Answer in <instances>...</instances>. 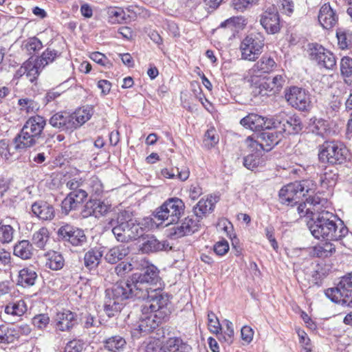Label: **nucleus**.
<instances>
[{
    "instance_id": "f3484780",
    "label": "nucleus",
    "mask_w": 352,
    "mask_h": 352,
    "mask_svg": "<svg viewBox=\"0 0 352 352\" xmlns=\"http://www.w3.org/2000/svg\"><path fill=\"white\" fill-rule=\"evenodd\" d=\"M56 330L60 331H69L77 322V315L65 309L56 314L54 318Z\"/></svg>"
},
{
    "instance_id": "2eb2a0df",
    "label": "nucleus",
    "mask_w": 352,
    "mask_h": 352,
    "mask_svg": "<svg viewBox=\"0 0 352 352\" xmlns=\"http://www.w3.org/2000/svg\"><path fill=\"white\" fill-rule=\"evenodd\" d=\"M260 23L269 34H275L279 32L280 19L278 12L274 8H270L264 12L260 18Z\"/></svg>"
},
{
    "instance_id": "c756f323",
    "label": "nucleus",
    "mask_w": 352,
    "mask_h": 352,
    "mask_svg": "<svg viewBox=\"0 0 352 352\" xmlns=\"http://www.w3.org/2000/svg\"><path fill=\"white\" fill-rule=\"evenodd\" d=\"M103 343L104 349L111 352H121L126 344L125 339L119 335L109 337Z\"/></svg>"
},
{
    "instance_id": "774afa93",
    "label": "nucleus",
    "mask_w": 352,
    "mask_h": 352,
    "mask_svg": "<svg viewBox=\"0 0 352 352\" xmlns=\"http://www.w3.org/2000/svg\"><path fill=\"white\" fill-rule=\"evenodd\" d=\"M132 270L133 267L130 263L121 262L115 267V272L118 276L122 277Z\"/></svg>"
},
{
    "instance_id": "ddd939ff",
    "label": "nucleus",
    "mask_w": 352,
    "mask_h": 352,
    "mask_svg": "<svg viewBox=\"0 0 352 352\" xmlns=\"http://www.w3.org/2000/svg\"><path fill=\"white\" fill-rule=\"evenodd\" d=\"M164 319L159 318L157 314L151 312V311H148V314H144L142 312L138 325L131 331L132 336L138 337L142 334H147L153 331Z\"/></svg>"
},
{
    "instance_id": "4c0bfd02",
    "label": "nucleus",
    "mask_w": 352,
    "mask_h": 352,
    "mask_svg": "<svg viewBox=\"0 0 352 352\" xmlns=\"http://www.w3.org/2000/svg\"><path fill=\"white\" fill-rule=\"evenodd\" d=\"M296 186L298 188V190L301 192L302 197L308 195L309 197L307 198L314 197L311 194L315 192L317 185L314 181L311 179H304L299 182H295ZM314 197H318V195H314Z\"/></svg>"
},
{
    "instance_id": "f257e3e1",
    "label": "nucleus",
    "mask_w": 352,
    "mask_h": 352,
    "mask_svg": "<svg viewBox=\"0 0 352 352\" xmlns=\"http://www.w3.org/2000/svg\"><path fill=\"white\" fill-rule=\"evenodd\" d=\"M325 199L314 197L306 199L300 203L297 208L300 217H311L307 223L311 234L317 239L324 241H340L349 232L348 228L342 221L336 223V216L325 210Z\"/></svg>"
},
{
    "instance_id": "ea45409f",
    "label": "nucleus",
    "mask_w": 352,
    "mask_h": 352,
    "mask_svg": "<svg viewBox=\"0 0 352 352\" xmlns=\"http://www.w3.org/2000/svg\"><path fill=\"white\" fill-rule=\"evenodd\" d=\"M338 179V174L336 169L326 170L320 177L321 186L324 188H329L335 186Z\"/></svg>"
},
{
    "instance_id": "5fc2aeb1",
    "label": "nucleus",
    "mask_w": 352,
    "mask_h": 352,
    "mask_svg": "<svg viewBox=\"0 0 352 352\" xmlns=\"http://www.w3.org/2000/svg\"><path fill=\"white\" fill-rule=\"evenodd\" d=\"M208 325L209 330L217 335H218L221 330L219 320L212 311H209L208 314Z\"/></svg>"
},
{
    "instance_id": "9d476101",
    "label": "nucleus",
    "mask_w": 352,
    "mask_h": 352,
    "mask_svg": "<svg viewBox=\"0 0 352 352\" xmlns=\"http://www.w3.org/2000/svg\"><path fill=\"white\" fill-rule=\"evenodd\" d=\"M57 235L60 241L67 242L73 246H82L87 242V236L84 231L70 224L60 226Z\"/></svg>"
},
{
    "instance_id": "cd10ccee",
    "label": "nucleus",
    "mask_w": 352,
    "mask_h": 352,
    "mask_svg": "<svg viewBox=\"0 0 352 352\" xmlns=\"http://www.w3.org/2000/svg\"><path fill=\"white\" fill-rule=\"evenodd\" d=\"M164 248V245L159 241L154 236H142V243L140 250L143 253L149 254L161 251Z\"/></svg>"
},
{
    "instance_id": "09e8293b",
    "label": "nucleus",
    "mask_w": 352,
    "mask_h": 352,
    "mask_svg": "<svg viewBox=\"0 0 352 352\" xmlns=\"http://www.w3.org/2000/svg\"><path fill=\"white\" fill-rule=\"evenodd\" d=\"M59 56L60 53L56 50L47 48L43 52L42 55L36 60L43 68H44L49 63H52Z\"/></svg>"
},
{
    "instance_id": "0e129e2a",
    "label": "nucleus",
    "mask_w": 352,
    "mask_h": 352,
    "mask_svg": "<svg viewBox=\"0 0 352 352\" xmlns=\"http://www.w3.org/2000/svg\"><path fill=\"white\" fill-rule=\"evenodd\" d=\"M50 322V318L47 314H41L35 316L32 318L33 324L38 329L45 328Z\"/></svg>"
},
{
    "instance_id": "37998d69",
    "label": "nucleus",
    "mask_w": 352,
    "mask_h": 352,
    "mask_svg": "<svg viewBox=\"0 0 352 352\" xmlns=\"http://www.w3.org/2000/svg\"><path fill=\"white\" fill-rule=\"evenodd\" d=\"M336 251L335 245L329 242L318 245L314 248V254L318 257L325 258L330 256Z\"/></svg>"
},
{
    "instance_id": "9b49d317",
    "label": "nucleus",
    "mask_w": 352,
    "mask_h": 352,
    "mask_svg": "<svg viewBox=\"0 0 352 352\" xmlns=\"http://www.w3.org/2000/svg\"><path fill=\"white\" fill-rule=\"evenodd\" d=\"M285 99L292 107L300 111H305L309 107V96L304 89L294 86L285 89Z\"/></svg>"
},
{
    "instance_id": "0eeeda50",
    "label": "nucleus",
    "mask_w": 352,
    "mask_h": 352,
    "mask_svg": "<svg viewBox=\"0 0 352 352\" xmlns=\"http://www.w3.org/2000/svg\"><path fill=\"white\" fill-rule=\"evenodd\" d=\"M267 129L258 135L257 140L251 136L246 138L245 144L252 149L251 151L265 150L269 151L282 140L283 137L282 131L275 128Z\"/></svg>"
},
{
    "instance_id": "4be33fe9",
    "label": "nucleus",
    "mask_w": 352,
    "mask_h": 352,
    "mask_svg": "<svg viewBox=\"0 0 352 352\" xmlns=\"http://www.w3.org/2000/svg\"><path fill=\"white\" fill-rule=\"evenodd\" d=\"M199 221L193 217H187L174 228V235L180 238L190 235L199 230Z\"/></svg>"
},
{
    "instance_id": "a878e982",
    "label": "nucleus",
    "mask_w": 352,
    "mask_h": 352,
    "mask_svg": "<svg viewBox=\"0 0 352 352\" xmlns=\"http://www.w3.org/2000/svg\"><path fill=\"white\" fill-rule=\"evenodd\" d=\"M129 254V248L121 244L110 248L105 254L104 259L109 263L115 264L122 260Z\"/></svg>"
},
{
    "instance_id": "a19ab883",
    "label": "nucleus",
    "mask_w": 352,
    "mask_h": 352,
    "mask_svg": "<svg viewBox=\"0 0 352 352\" xmlns=\"http://www.w3.org/2000/svg\"><path fill=\"white\" fill-rule=\"evenodd\" d=\"M49 238L48 230L45 227H42L33 234L32 241L36 247L40 249H44Z\"/></svg>"
},
{
    "instance_id": "c03bdc74",
    "label": "nucleus",
    "mask_w": 352,
    "mask_h": 352,
    "mask_svg": "<svg viewBox=\"0 0 352 352\" xmlns=\"http://www.w3.org/2000/svg\"><path fill=\"white\" fill-rule=\"evenodd\" d=\"M27 311L25 302L19 300L6 305L5 312L12 316H21Z\"/></svg>"
},
{
    "instance_id": "c9c22d12",
    "label": "nucleus",
    "mask_w": 352,
    "mask_h": 352,
    "mask_svg": "<svg viewBox=\"0 0 352 352\" xmlns=\"http://www.w3.org/2000/svg\"><path fill=\"white\" fill-rule=\"evenodd\" d=\"M109 23L111 24L123 23L126 20V14L121 8L109 7L107 9Z\"/></svg>"
},
{
    "instance_id": "f8f14e48",
    "label": "nucleus",
    "mask_w": 352,
    "mask_h": 352,
    "mask_svg": "<svg viewBox=\"0 0 352 352\" xmlns=\"http://www.w3.org/2000/svg\"><path fill=\"white\" fill-rule=\"evenodd\" d=\"M272 128L282 131L283 135V133L295 134L302 129V123L297 116H287L283 118L281 115H279L272 119Z\"/></svg>"
},
{
    "instance_id": "7c9ffc66",
    "label": "nucleus",
    "mask_w": 352,
    "mask_h": 352,
    "mask_svg": "<svg viewBox=\"0 0 352 352\" xmlns=\"http://www.w3.org/2000/svg\"><path fill=\"white\" fill-rule=\"evenodd\" d=\"M46 257V267L52 270H58L64 266L65 261L59 252L52 251L45 254Z\"/></svg>"
},
{
    "instance_id": "680f3d73",
    "label": "nucleus",
    "mask_w": 352,
    "mask_h": 352,
    "mask_svg": "<svg viewBox=\"0 0 352 352\" xmlns=\"http://www.w3.org/2000/svg\"><path fill=\"white\" fill-rule=\"evenodd\" d=\"M219 142V137L214 128L208 129L204 135V142L208 147L214 146Z\"/></svg>"
},
{
    "instance_id": "5701e85b",
    "label": "nucleus",
    "mask_w": 352,
    "mask_h": 352,
    "mask_svg": "<svg viewBox=\"0 0 352 352\" xmlns=\"http://www.w3.org/2000/svg\"><path fill=\"white\" fill-rule=\"evenodd\" d=\"M110 206L98 199H90L88 201L82 211L84 217L94 216L96 218L105 214L109 210Z\"/></svg>"
},
{
    "instance_id": "4468645a",
    "label": "nucleus",
    "mask_w": 352,
    "mask_h": 352,
    "mask_svg": "<svg viewBox=\"0 0 352 352\" xmlns=\"http://www.w3.org/2000/svg\"><path fill=\"white\" fill-rule=\"evenodd\" d=\"M310 58L315 60L318 64L326 69H331L336 64L334 55L322 45L314 44L310 47Z\"/></svg>"
},
{
    "instance_id": "1a4fd4ad",
    "label": "nucleus",
    "mask_w": 352,
    "mask_h": 352,
    "mask_svg": "<svg viewBox=\"0 0 352 352\" xmlns=\"http://www.w3.org/2000/svg\"><path fill=\"white\" fill-rule=\"evenodd\" d=\"M264 42V36L260 32H254L246 36L240 45L242 58L254 61L262 53Z\"/></svg>"
},
{
    "instance_id": "de8ad7c7",
    "label": "nucleus",
    "mask_w": 352,
    "mask_h": 352,
    "mask_svg": "<svg viewBox=\"0 0 352 352\" xmlns=\"http://www.w3.org/2000/svg\"><path fill=\"white\" fill-rule=\"evenodd\" d=\"M309 130L316 135L323 137L328 130V124L322 119H315L309 124Z\"/></svg>"
},
{
    "instance_id": "aec40b11",
    "label": "nucleus",
    "mask_w": 352,
    "mask_h": 352,
    "mask_svg": "<svg viewBox=\"0 0 352 352\" xmlns=\"http://www.w3.org/2000/svg\"><path fill=\"white\" fill-rule=\"evenodd\" d=\"M278 67L274 58L263 55L251 68L250 72L253 76H261L274 72Z\"/></svg>"
},
{
    "instance_id": "b1692460",
    "label": "nucleus",
    "mask_w": 352,
    "mask_h": 352,
    "mask_svg": "<svg viewBox=\"0 0 352 352\" xmlns=\"http://www.w3.org/2000/svg\"><path fill=\"white\" fill-rule=\"evenodd\" d=\"M50 124L60 131L74 130V124L73 122V117L63 112H58L53 115L50 120Z\"/></svg>"
},
{
    "instance_id": "473e14b6",
    "label": "nucleus",
    "mask_w": 352,
    "mask_h": 352,
    "mask_svg": "<svg viewBox=\"0 0 352 352\" xmlns=\"http://www.w3.org/2000/svg\"><path fill=\"white\" fill-rule=\"evenodd\" d=\"M37 274L30 268H23L19 271L18 283L23 287H30L34 285Z\"/></svg>"
},
{
    "instance_id": "f704fd0d",
    "label": "nucleus",
    "mask_w": 352,
    "mask_h": 352,
    "mask_svg": "<svg viewBox=\"0 0 352 352\" xmlns=\"http://www.w3.org/2000/svg\"><path fill=\"white\" fill-rule=\"evenodd\" d=\"M17 340V333L14 327L0 325V344H8Z\"/></svg>"
},
{
    "instance_id": "39448f33",
    "label": "nucleus",
    "mask_w": 352,
    "mask_h": 352,
    "mask_svg": "<svg viewBox=\"0 0 352 352\" xmlns=\"http://www.w3.org/2000/svg\"><path fill=\"white\" fill-rule=\"evenodd\" d=\"M112 232L118 241L128 243L142 236L144 228L132 219L126 221L123 212L118 214L117 220H112Z\"/></svg>"
},
{
    "instance_id": "72a5a7b5",
    "label": "nucleus",
    "mask_w": 352,
    "mask_h": 352,
    "mask_svg": "<svg viewBox=\"0 0 352 352\" xmlns=\"http://www.w3.org/2000/svg\"><path fill=\"white\" fill-rule=\"evenodd\" d=\"M93 114V109L90 107H86L78 109L71 116L73 117L74 129L80 126L88 121Z\"/></svg>"
},
{
    "instance_id": "338daca9",
    "label": "nucleus",
    "mask_w": 352,
    "mask_h": 352,
    "mask_svg": "<svg viewBox=\"0 0 352 352\" xmlns=\"http://www.w3.org/2000/svg\"><path fill=\"white\" fill-rule=\"evenodd\" d=\"M352 288V272L342 276L337 287L331 289H351Z\"/></svg>"
},
{
    "instance_id": "a18cd8bd",
    "label": "nucleus",
    "mask_w": 352,
    "mask_h": 352,
    "mask_svg": "<svg viewBox=\"0 0 352 352\" xmlns=\"http://www.w3.org/2000/svg\"><path fill=\"white\" fill-rule=\"evenodd\" d=\"M254 153L248 155L243 159V165L250 170L258 167L261 163L262 160L261 158L262 150H256Z\"/></svg>"
},
{
    "instance_id": "49530a36",
    "label": "nucleus",
    "mask_w": 352,
    "mask_h": 352,
    "mask_svg": "<svg viewBox=\"0 0 352 352\" xmlns=\"http://www.w3.org/2000/svg\"><path fill=\"white\" fill-rule=\"evenodd\" d=\"M27 65L28 70L26 77L30 82H32L37 78L41 71L43 68L36 59L34 61L28 60Z\"/></svg>"
},
{
    "instance_id": "e2e57ef3",
    "label": "nucleus",
    "mask_w": 352,
    "mask_h": 352,
    "mask_svg": "<svg viewBox=\"0 0 352 352\" xmlns=\"http://www.w3.org/2000/svg\"><path fill=\"white\" fill-rule=\"evenodd\" d=\"M90 58L96 63L104 66L106 68H110L112 66V63L108 60L104 54L99 52H92L90 54Z\"/></svg>"
},
{
    "instance_id": "79ce46f5",
    "label": "nucleus",
    "mask_w": 352,
    "mask_h": 352,
    "mask_svg": "<svg viewBox=\"0 0 352 352\" xmlns=\"http://www.w3.org/2000/svg\"><path fill=\"white\" fill-rule=\"evenodd\" d=\"M177 174L174 173L173 170H169L168 168L163 169L162 174L164 177L168 179L178 178L181 181H186L190 175V171L187 168H183L179 169L175 167Z\"/></svg>"
},
{
    "instance_id": "423d86ee",
    "label": "nucleus",
    "mask_w": 352,
    "mask_h": 352,
    "mask_svg": "<svg viewBox=\"0 0 352 352\" xmlns=\"http://www.w3.org/2000/svg\"><path fill=\"white\" fill-rule=\"evenodd\" d=\"M185 206L182 199L174 197L167 199L155 212V217L163 222L166 226L177 222L184 212Z\"/></svg>"
},
{
    "instance_id": "bb28decb",
    "label": "nucleus",
    "mask_w": 352,
    "mask_h": 352,
    "mask_svg": "<svg viewBox=\"0 0 352 352\" xmlns=\"http://www.w3.org/2000/svg\"><path fill=\"white\" fill-rule=\"evenodd\" d=\"M217 202V197L210 195L206 199L202 198L193 208V211L197 217L201 218L203 216L213 210L214 204Z\"/></svg>"
},
{
    "instance_id": "4d7b16f0",
    "label": "nucleus",
    "mask_w": 352,
    "mask_h": 352,
    "mask_svg": "<svg viewBox=\"0 0 352 352\" xmlns=\"http://www.w3.org/2000/svg\"><path fill=\"white\" fill-rule=\"evenodd\" d=\"M86 184L90 192L99 195L103 190L102 184L97 177H92L89 178Z\"/></svg>"
},
{
    "instance_id": "412c9836",
    "label": "nucleus",
    "mask_w": 352,
    "mask_h": 352,
    "mask_svg": "<svg viewBox=\"0 0 352 352\" xmlns=\"http://www.w3.org/2000/svg\"><path fill=\"white\" fill-rule=\"evenodd\" d=\"M326 296L332 302L352 307V290L351 289H327Z\"/></svg>"
},
{
    "instance_id": "c85d7f7f",
    "label": "nucleus",
    "mask_w": 352,
    "mask_h": 352,
    "mask_svg": "<svg viewBox=\"0 0 352 352\" xmlns=\"http://www.w3.org/2000/svg\"><path fill=\"white\" fill-rule=\"evenodd\" d=\"M102 252L97 248H91L84 256V265L89 270L96 269L100 264Z\"/></svg>"
},
{
    "instance_id": "69168bd1",
    "label": "nucleus",
    "mask_w": 352,
    "mask_h": 352,
    "mask_svg": "<svg viewBox=\"0 0 352 352\" xmlns=\"http://www.w3.org/2000/svg\"><path fill=\"white\" fill-rule=\"evenodd\" d=\"M273 92L270 85L269 78L266 81L261 82L258 87L254 88L253 92L255 95L265 96L268 92Z\"/></svg>"
},
{
    "instance_id": "f03ea898",
    "label": "nucleus",
    "mask_w": 352,
    "mask_h": 352,
    "mask_svg": "<svg viewBox=\"0 0 352 352\" xmlns=\"http://www.w3.org/2000/svg\"><path fill=\"white\" fill-rule=\"evenodd\" d=\"M159 271L153 265H148L138 278L133 277L126 281L117 282L105 291L104 311L109 317L120 312L124 301L132 298H144L147 291L151 289L148 284H155L159 280Z\"/></svg>"
},
{
    "instance_id": "3c124183",
    "label": "nucleus",
    "mask_w": 352,
    "mask_h": 352,
    "mask_svg": "<svg viewBox=\"0 0 352 352\" xmlns=\"http://www.w3.org/2000/svg\"><path fill=\"white\" fill-rule=\"evenodd\" d=\"M14 230L10 225H4L0 223V242L9 243L14 238Z\"/></svg>"
},
{
    "instance_id": "dca6fc26",
    "label": "nucleus",
    "mask_w": 352,
    "mask_h": 352,
    "mask_svg": "<svg viewBox=\"0 0 352 352\" xmlns=\"http://www.w3.org/2000/svg\"><path fill=\"white\" fill-rule=\"evenodd\" d=\"M301 198V192L295 182L283 186L279 191L280 202L283 204L294 206L299 204Z\"/></svg>"
},
{
    "instance_id": "20e7f679",
    "label": "nucleus",
    "mask_w": 352,
    "mask_h": 352,
    "mask_svg": "<svg viewBox=\"0 0 352 352\" xmlns=\"http://www.w3.org/2000/svg\"><path fill=\"white\" fill-rule=\"evenodd\" d=\"M138 299L146 300L142 306V312L148 314V311L157 314L159 318H165L171 313L169 296L159 289L147 291L144 298Z\"/></svg>"
},
{
    "instance_id": "bf43d9fd",
    "label": "nucleus",
    "mask_w": 352,
    "mask_h": 352,
    "mask_svg": "<svg viewBox=\"0 0 352 352\" xmlns=\"http://www.w3.org/2000/svg\"><path fill=\"white\" fill-rule=\"evenodd\" d=\"M269 81L273 90V93H278L283 88L286 81L285 75L278 74L276 75L273 78L270 79Z\"/></svg>"
},
{
    "instance_id": "2f4dec72",
    "label": "nucleus",
    "mask_w": 352,
    "mask_h": 352,
    "mask_svg": "<svg viewBox=\"0 0 352 352\" xmlns=\"http://www.w3.org/2000/svg\"><path fill=\"white\" fill-rule=\"evenodd\" d=\"M14 254L22 259L30 258L33 254L32 245L27 240H23L14 247Z\"/></svg>"
},
{
    "instance_id": "7ed1b4c3",
    "label": "nucleus",
    "mask_w": 352,
    "mask_h": 352,
    "mask_svg": "<svg viewBox=\"0 0 352 352\" xmlns=\"http://www.w3.org/2000/svg\"><path fill=\"white\" fill-rule=\"evenodd\" d=\"M45 125L46 120L41 116L35 115L29 118L14 138L15 149L25 150L38 144Z\"/></svg>"
},
{
    "instance_id": "864d4df0",
    "label": "nucleus",
    "mask_w": 352,
    "mask_h": 352,
    "mask_svg": "<svg viewBox=\"0 0 352 352\" xmlns=\"http://www.w3.org/2000/svg\"><path fill=\"white\" fill-rule=\"evenodd\" d=\"M340 71L343 76L352 80V58L344 56L341 59Z\"/></svg>"
},
{
    "instance_id": "13d9d810",
    "label": "nucleus",
    "mask_w": 352,
    "mask_h": 352,
    "mask_svg": "<svg viewBox=\"0 0 352 352\" xmlns=\"http://www.w3.org/2000/svg\"><path fill=\"white\" fill-rule=\"evenodd\" d=\"M79 206L76 204L75 199L72 198L69 194L63 200L61 203L62 213L68 214L72 210H76Z\"/></svg>"
},
{
    "instance_id": "6e6d98bb",
    "label": "nucleus",
    "mask_w": 352,
    "mask_h": 352,
    "mask_svg": "<svg viewBox=\"0 0 352 352\" xmlns=\"http://www.w3.org/2000/svg\"><path fill=\"white\" fill-rule=\"evenodd\" d=\"M84 345L83 340L73 339L66 344L64 352H81L84 349Z\"/></svg>"
},
{
    "instance_id": "393cba45",
    "label": "nucleus",
    "mask_w": 352,
    "mask_h": 352,
    "mask_svg": "<svg viewBox=\"0 0 352 352\" xmlns=\"http://www.w3.org/2000/svg\"><path fill=\"white\" fill-rule=\"evenodd\" d=\"M32 213L38 219L50 221L55 216L54 207L45 201H36L32 205Z\"/></svg>"
},
{
    "instance_id": "58836bf2",
    "label": "nucleus",
    "mask_w": 352,
    "mask_h": 352,
    "mask_svg": "<svg viewBox=\"0 0 352 352\" xmlns=\"http://www.w3.org/2000/svg\"><path fill=\"white\" fill-rule=\"evenodd\" d=\"M338 45L342 50L349 47L352 44V32L343 28H339L336 30Z\"/></svg>"
},
{
    "instance_id": "8fccbe9b",
    "label": "nucleus",
    "mask_w": 352,
    "mask_h": 352,
    "mask_svg": "<svg viewBox=\"0 0 352 352\" xmlns=\"http://www.w3.org/2000/svg\"><path fill=\"white\" fill-rule=\"evenodd\" d=\"M18 103L20 106V109L23 111H25L27 113H35L40 109V104L30 98L19 99Z\"/></svg>"
},
{
    "instance_id": "a211bd4d",
    "label": "nucleus",
    "mask_w": 352,
    "mask_h": 352,
    "mask_svg": "<svg viewBox=\"0 0 352 352\" xmlns=\"http://www.w3.org/2000/svg\"><path fill=\"white\" fill-rule=\"evenodd\" d=\"M240 123L244 127L255 131L272 128V119L265 120L264 117L255 113L248 114L241 120Z\"/></svg>"
},
{
    "instance_id": "e433bc0d",
    "label": "nucleus",
    "mask_w": 352,
    "mask_h": 352,
    "mask_svg": "<svg viewBox=\"0 0 352 352\" xmlns=\"http://www.w3.org/2000/svg\"><path fill=\"white\" fill-rule=\"evenodd\" d=\"M166 349L169 352H190L191 346L179 338H171L167 341Z\"/></svg>"
},
{
    "instance_id": "603ef678",
    "label": "nucleus",
    "mask_w": 352,
    "mask_h": 352,
    "mask_svg": "<svg viewBox=\"0 0 352 352\" xmlns=\"http://www.w3.org/2000/svg\"><path fill=\"white\" fill-rule=\"evenodd\" d=\"M258 1L259 0H233L232 5L234 10L243 12L256 5Z\"/></svg>"
},
{
    "instance_id": "6ab92c4d",
    "label": "nucleus",
    "mask_w": 352,
    "mask_h": 352,
    "mask_svg": "<svg viewBox=\"0 0 352 352\" xmlns=\"http://www.w3.org/2000/svg\"><path fill=\"white\" fill-rule=\"evenodd\" d=\"M318 21L322 27L329 30L333 28L338 21V15L329 3L322 5L319 10Z\"/></svg>"
},
{
    "instance_id": "052dcab7",
    "label": "nucleus",
    "mask_w": 352,
    "mask_h": 352,
    "mask_svg": "<svg viewBox=\"0 0 352 352\" xmlns=\"http://www.w3.org/2000/svg\"><path fill=\"white\" fill-rule=\"evenodd\" d=\"M42 47L43 44L41 41L36 37L30 38L28 39L25 44V48L30 54H32L38 52L42 49Z\"/></svg>"
},
{
    "instance_id": "6e6552de",
    "label": "nucleus",
    "mask_w": 352,
    "mask_h": 352,
    "mask_svg": "<svg viewBox=\"0 0 352 352\" xmlns=\"http://www.w3.org/2000/svg\"><path fill=\"white\" fill-rule=\"evenodd\" d=\"M348 149L340 142H324L319 149V159L331 164H341L347 157Z\"/></svg>"
}]
</instances>
